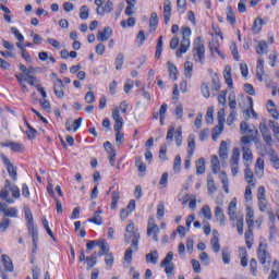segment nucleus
Segmentation results:
<instances>
[{"label": "nucleus", "instance_id": "34", "mask_svg": "<svg viewBox=\"0 0 279 279\" xmlns=\"http://www.w3.org/2000/svg\"><path fill=\"white\" fill-rule=\"evenodd\" d=\"M267 110L269 114H271L272 119L279 118L278 109H276V104H274V100H268Z\"/></svg>", "mask_w": 279, "mask_h": 279}, {"label": "nucleus", "instance_id": "64", "mask_svg": "<svg viewBox=\"0 0 279 279\" xmlns=\"http://www.w3.org/2000/svg\"><path fill=\"white\" fill-rule=\"evenodd\" d=\"M238 234L243 235V216L235 218Z\"/></svg>", "mask_w": 279, "mask_h": 279}, {"label": "nucleus", "instance_id": "51", "mask_svg": "<svg viewBox=\"0 0 279 279\" xmlns=\"http://www.w3.org/2000/svg\"><path fill=\"white\" fill-rule=\"evenodd\" d=\"M202 215L205 217V219H213V211L210 210V206L205 205L201 209Z\"/></svg>", "mask_w": 279, "mask_h": 279}, {"label": "nucleus", "instance_id": "4", "mask_svg": "<svg viewBox=\"0 0 279 279\" xmlns=\"http://www.w3.org/2000/svg\"><path fill=\"white\" fill-rule=\"evenodd\" d=\"M206 47L204 46V43H202V37H197L194 40V48H193V56L195 62H199L201 64H204V60L206 59Z\"/></svg>", "mask_w": 279, "mask_h": 279}, {"label": "nucleus", "instance_id": "52", "mask_svg": "<svg viewBox=\"0 0 279 279\" xmlns=\"http://www.w3.org/2000/svg\"><path fill=\"white\" fill-rule=\"evenodd\" d=\"M12 223V220L10 218H2L0 221V232H5L8 228H10V225Z\"/></svg>", "mask_w": 279, "mask_h": 279}, {"label": "nucleus", "instance_id": "54", "mask_svg": "<svg viewBox=\"0 0 279 279\" xmlns=\"http://www.w3.org/2000/svg\"><path fill=\"white\" fill-rule=\"evenodd\" d=\"M266 49H268L267 41H259L256 47V53H258V56H263Z\"/></svg>", "mask_w": 279, "mask_h": 279}, {"label": "nucleus", "instance_id": "37", "mask_svg": "<svg viewBox=\"0 0 279 279\" xmlns=\"http://www.w3.org/2000/svg\"><path fill=\"white\" fill-rule=\"evenodd\" d=\"M167 64L170 80H178V68L171 61H168Z\"/></svg>", "mask_w": 279, "mask_h": 279}, {"label": "nucleus", "instance_id": "28", "mask_svg": "<svg viewBox=\"0 0 279 279\" xmlns=\"http://www.w3.org/2000/svg\"><path fill=\"white\" fill-rule=\"evenodd\" d=\"M219 179L221 181V184H222V189L225 191V193H230V181L228 180V174H226V172H220L219 174Z\"/></svg>", "mask_w": 279, "mask_h": 279}, {"label": "nucleus", "instance_id": "18", "mask_svg": "<svg viewBox=\"0 0 279 279\" xmlns=\"http://www.w3.org/2000/svg\"><path fill=\"white\" fill-rule=\"evenodd\" d=\"M26 77H27V74H15L17 84H19L22 93H25V94L29 93V88L25 84Z\"/></svg>", "mask_w": 279, "mask_h": 279}, {"label": "nucleus", "instance_id": "36", "mask_svg": "<svg viewBox=\"0 0 279 279\" xmlns=\"http://www.w3.org/2000/svg\"><path fill=\"white\" fill-rule=\"evenodd\" d=\"M220 170H221V163L219 162V157L214 155L211 157V171L213 173H219Z\"/></svg>", "mask_w": 279, "mask_h": 279}, {"label": "nucleus", "instance_id": "24", "mask_svg": "<svg viewBox=\"0 0 279 279\" xmlns=\"http://www.w3.org/2000/svg\"><path fill=\"white\" fill-rule=\"evenodd\" d=\"M228 215L230 221H234L236 218V198H233L228 206Z\"/></svg>", "mask_w": 279, "mask_h": 279}, {"label": "nucleus", "instance_id": "63", "mask_svg": "<svg viewBox=\"0 0 279 279\" xmlns=\"http://www.w3.org/2000/svg\"><path fill=\"white\" fill-rule=\"evenodd\" d=\"M88 12L89 11L87 5L81 7L80 19H82V21H86V19H88Z\"/></svg>", "mask_w": 279, "mask_h": 279}, {"label": "nucleus", "instance_id": "53", "mask_svg": "<svg viewBox=\"0 0 279 279\" xmlns=\"http://www.w3.org/2000/svg\"><path fill=\"white\" fill-rule=\"evenodd\" d=\"M123 60H124L123 53H121V52L118 53L116 61H114L117 71H121V69H123Z\"/></svg>", "mask_w": 279, "mask_h": 279}, {"label": "nucleus", "instance_id": "40", "mask_svg": "<svg viewBox=\"0 0 279 279\" xmlns=\"http://www.w3.org/2000/svg\"><path fill=\"white\" fill-rule=\"evenodd\" d=\"M184 75L187 80L193 77V62L187 61L184 63Z\"/></svg>", "mask_w": 279, "mask_h": 279}, {"label": "nucleus", "instance_id": "13", "mask_svg": "<svg viewBox=\"0 0 279 279\" xmlns=\"http://www.w3.org/2000/svg\"><path fill=\"white\" fill-rule=\"evenodd\" d=\"M112 119L114 121V132H121L123 128V118L119 114V109H113L112 111Z\"/></svg>", "mask_w": 279, "mask_h": 279}, {"label": "nucleus", "instance_id": "5", "mask_svg": "<svg viewBox=\"0 0 279 279\" xmlns=\"http://www.w3.org/2000/svg\"><path fill=\"white\" fill-rule=\"evenodd\" d=\"M241 160V151L239 148H233L232 156L230 159V167L231 172L234 178H236V174L239 173V161Z\"/></svg>", "mask_w": 279, "mask_h": 279}, {"label": "nucleus", "instance_id": "32", "mask_svg": "<svg viewBox=\"0 0 279 279\" xmlns=\"http://www.w3.org/2000/svg\"><path fill=\"white\" fill-rule=\"evenodd\" d=\"M263 25H265V22L263 21V19L260 17L255 19L252 26L253 34H259L260 29H263Z\"/></svg>", "mask_w": 279, "mask_h": 279}, {"label": "nucleus", "instance_id": "42", "mask_svg": "<svg viewBox=\"0 0 279 279\" xmlns=\"http://www.w3.org/2000/svg\"><path fill=\"white\" fill-rule=\"evenodd\" d=\"M207 190L210 195L217 193V185H215V179L211 175L207 178Z\"/></svg>", "mask_w": 279, "mask_h": 279}, {"label": "nucleus", "instance_id": "22", "mask_svg": "<svg viewBox=\"0 0 279 279\" xmlns=\"http://www.w3.org/2000/svg\"><path fill=\"white\" fill-rule=\"evenodd\" d=\"M163 20L166 25H169V22L171 21V1L169 0L163 2Z\"/></svg>", "mask_w": 279, "mask_h": 279}, {"label": "nucleus", "instance_id": "33", "mask_svg": "<svg viewBox=\"0 0 279 279\" xmlns=\"http://www.w3.org/2000/svg\"><path fill=\"white\" fill-rule=\"evenodd\" d=\"M203 173H206V160L204 158H199L196 161V174L202 175Z\"/></svg>", "mask_w": 279, "mask_h": 279}, {"label": "nucleus", "instance_id": "35", "mask_svg": "<svg viewBox=\"0 0 279 279\" xmlns=\"http://www.w3.org/2000/svg\"><path fill=\"white\" fill-rule=\"evenodd\" d=\"M219 156L221 160H228V143H226V141L220 143Z\"/></svg>", "mask_w": 279, "mask_h": 279}, {"label": "nucleus", "instance_id": "48", "mask_svg": "<svg viewBox=\"0 0 279 279\" xmlns=\"http://www.w3.org/2000/svg\"><path fill=\"white\" fill-rule=\"evenodd\" d=\"M227 21L231 24L234 25L236 23V16L234 15V11H232V7L227 8Z\"/></svg>", "mask_w": 279, "mask_h": 279}, {"label": "nucleus", "instance_id": "19", "mask_svg": "<svg viewBox=\"0 0 279 279\" xmlns=\"http://www.w3.org/2000/svg\"><path fill=\"white\" fill-rule=\"evenodd\" d=\"M244 180L247 182L248 185L253 186V189L256 186V182L254 180V172L252 169H250V166L245 167L244 169Z\"/></svg>", "mask_w": 279, "mask_h": 279}, {"label": "nucleus", "instance_id": "55", "mask_svg": "<svg viewBox=\"0 0 279 279\" xmlns=\"http://www.w3.org/2000/svg\"><path fill=\"white\" fill-rule=\"evenodd\" d=\"M201 92L203 94V97H205V99H208L210 97V87L208 86V83L202 84Z\"/></svg>", "mask_w": 279, "mask_h": 279}, {"label": "nucleus", "instance_id": "3", "mask_svg": "<svg viewBox=\"0 0 279 279\" xmlns=\"http://www.w3.org/2000/svg\"><path fill=\"white\" fill-rule=\"evenodd\" d=\"M181 32L182 40L180 49L175 52L177 58H182V54L186 53L191 47V27H182Z\"/></svg>", "mask_w": 279, "mask_h": 279}, {"label": "nucleus", "instance_id": "21", "mask_svg": "<svg viewBox=\"0 0 279 279\" xmlns=\"http://www.w3.org/2000/svg\"><path fill=\"white\" fill-rule=\"evenodd\" d=\"M263 75H265V60L259 58L256 65V77L258 82H263Z\"/></svg>", "mask_w": 279, "mask_h": 279}, {"label": "nucleus", "instance_id": "50", "mask_svg": "<svg viewBox=\"0 0 279 279\" xmlns=\"http://www.w3.org/2000/svg\"><path fill=\"white\" fill-rule=\"evenodd\" d=\"M246 223L248 226V230L254 228V211L252 209H250L246 214Z\"/></svg>", "mask_w": 279, "mask_h": 279}, {"label": "nucleus", "instance_id": "12", "mask_svg": "<svg viewBox=\"0 0 279 279\" xmlns=\"http://www.w3.org/2000/svg\"><path fill=\"white\" fill-rule=\"evenodd\" d=\"M259 132L266 142V145H271V132H269V128H267V124L265 122L259 123Z\"/></svg>", "mask_w": 279, "mask_h": 279}, {"label": "nucleus", "instance_id": "31", "mask_svg": "<svg viewBox=\"0 0 279 279\" xmlns=\"http://www.w3.org/2000/svg\"><path fill=\"white\" fill-rule=\"evenodd\" d=\"M97 246L100 247V252H98V256H104V255L107 256L108 252H110V246L104 240H99L97 242Z\"/></svg>", "mask_w": 279, "mask_h": 279}, {"label": "nucleus", "instance_id": "30", "mask_svg": "<svg viewBox=\"0 0 279 279\" xmlns=\"http://www.w3.org/2000/svg\"><path fill=\"white\" fill-rule=\"evenodd\" d=\"M223 77H225V81H226V84L228 85V87L230 89L233 88V83H232V69L230 66H227L225 69V74H223Z\"/></svg>", "mask_w": 279, "mask_h": 279}, {"label": "nucleus", "instance_id": "9", "mask_svg": "<svg viewBox=\"0 0 279 279\" xmlns=\"http://www.w3.org/2000/svg\"><path fill=\"white\" fill-rule=\"evenodd\" d=\"M24 215L27 223L28 233L38 232V228L34 226V215H32V209H29V207H24Z\"/></svg>", "mask_w": 279, "mask_h": 279}, {"label": "nucleus", "instance_id": "58", "mask_svg": "<svg viewBox=\"0 0 279 279\" xmlns=\"http://www.w3.org/2000/svg\"><path fill=\"white\" fill-rule=\"evenodd\" d=\"M252 189H254V186L252 185H247L245 187V193H244V199L245 202H252L253 196H252Z\"/></svg>", "mask_w": 279, "mask_h": 279}, {"label": "nucleus", "instance_id": "60", "mask_svg": "<svg viewBox=\"0 0 279 279\" xmlns=\"http://www.w3.org/2000/svg\"><path fill=\"white\" fill-rule=\"evenodd\" d=\"M11 150L12 151H24L25 146L21 143L12 142L11 144Z\"/></svg>", "mask_w": 279, "mask_h": 279}, {"label": "nucleus", "instance_id": "2", "mask_svg": "<svg viewBox=\"0 0 279 279\" xmlns=\"http://www.w3.org/2000/svg\"><path fill=\"white\" fill-rule=\"evenodd\" d=\"M141 240V233L138 230H134V222H130L126 226L125 234H124V242L130 243L133 247L134 252H138V241Z\"/></svg>", "mask_w": 279, "mask_h": 279}, {"label": "nucleus", "instance_id": "26", "mask_svg": "<svg viewBox=\"0 0 279 279\" xmlns=\"http://www.w3.org/2000/svg\"><path fill=\"white\" fill-rule=\"evenodd\" d=\"M193 154H195V134H190L187 137V156H189V158H193Z\"/></svg>", "mask_w": 279, "mask_h": 279}, {"label": "nucleus", "instance_id": "39", "mask_svg": "<svg viewBox=\"0 0 279 279\" xmlns=\"http://www.w3.org/2000/svg\"><path fill=\"white\" fill-rule=\"evenodd\" d=\"M211 90H221V81L217 74L211 76Z\"/></svg>", "mask_w": 279, "mask_h": 279}, {"label": "nucleus", "instance_id": "25", "mask_svg": "<svg viewBox=\"0 0 279 279\" xmlns=\"http://www.w3.org/2000/svg\"><path fill=\"white\" fill-rule=\"evenodd\" d=\"M265 173V159L257 158L255 163V174L258 175V178H263Z\"/></svg>", "mask_w": 279, "mask_h": 279}, {"label": "nucleus", "instance_id": "38", "mask_svg": "<svg viewBox=\"0 0 279 279\" xmlns=\"http://www.w3.org/2000/svg\"><path fill=\"white\" fill-rule=\"evenodd\" d=\"M245 243H246V247L252 248V245H254V233L252 231V229H248L245 234Z\"/></svg>", "mask_w": 279, "mask_h": 279}, {"label": "nucleus", "instance_id": "27", "mask_svg": "<svg viewBox=\"0 0 279 279\" xmlns=\"http://www.w3.org/2000/svg\"><path fill=\"white\" fill-rule=\"evenodd\" d=\"M1 263L5 269V271H14V264H12V258L7 254L1 256Z\"/></svg>", "mask_w": 279, "mask_h": 279}, {"label": "nucleus", "instance_id": "45", "mask_svg": "<svg viewBox=\"0 0 279 279\" xmlns=\"http://www.w3.org/2000/svg\"><path fill=\"white\" fill-rule=\"evenodd\" d=\"M111 209L114 210L117 208V204L119 203V199H121V194L119 193V190H116L112 192L111 195Z\"/></svg>", "mask_w": 279, "mask_h": 279}, {"label": "nucleus", "instance_id": "11", "mask_svg": "<svg viewBox=\"0 0 279 279\" xmlns=\"http://www.w3.org/2000/svg\"><path fill=\"white\" fill-rule=\"evenodd\" d=\"M257 257L262 265H265L267 260H271V255L267 252V244H259Z\"/></svg>", "mask_w": 279, "mask_h": 279}, {"label": "nucleus", "instance_id": "56", "mask_svg": "<svg viewBox=\"0 0 279 279\" xmlns=\"http://www.w3.org/2000/svg\"><path fill=\"white\" fill-rule=\"evenodd\" d=\"M173 134H175V126L170 125L166 136L167 143H173Z\"/></svg>", "mask_w": 279, "mask_h": 279}, {"label": "nucleus", "instance_id": "10", "mask_svg": "<svg viewBox=\"0 0 279 279\" xmlns=\"http://www.w3.org/2000/svg\"><path fill=\"white\" fill-rule=\"evenodd\" d=\"M0 213L4 214V218L11 217L13 219H17L19 209L16 207H9L5 203H0Z\"/></svg>", "mask_w": 279, "mask_h": 279}, {"label": "nucleus", "instance_id": "16", "mask_svg": "<svg viewBox=\"0 0 279 279\" xmlns=\"http://www.w3.org/2000/svg\"><path fill=\"white\" fill-rule=\"evenodd\" d=\"M54 95L58 97V99H62L64 97V83L62 80L57 78L53 86Z\"/></svg>", "mask_w": 279, "mask_h": 279}, {"label": "nucleus", "instance_id": "15", "mask_svg": "<svg viewBox=\"0 0 279 279\" xmlns=\"http://www.w3.org/2000/svg\"><path fill=\"white\" fill-rule=\"evenodd\" d=\"M112 36V28L110 26H107L104 28V31H98L97 34V41L98 43H106Z\"/></svg>", "mask_w": 279, "mask_h": 279}, {"label": "nucleus", "instance_id": "8", "mask_svg": "<svg viewBox=\"0 0 279 279\" xmlns=\"http://www.w3.org/2000/svg\"><path fill=\"white\" fill-rule=\"evenodd\" d=\"M154 221H155L154 217H150L148 219L147 236H151L153 235V240L157 243L158 234H160V228Z\"/></svg>", "mask_w": 279, "mask_h": 279}, {"label": "nucleus", "instance_id": "29", "mask_svg": "<svg viewBox=\"0 0 279 279\" xmlns=\"http://www.w3.org/2000/svg\"><path fill=\"white\" fill-rule=\"evenodd\" d=\"M215 217L217 221H220V226H226V214H223V209L221 207H216Z\"/></svg>", "mask_w": 279, "mask_h": 279}, {"label": "nucleus", "instance_id": "23", "mask_svg": "<svg viewBox=\"0 0 279 279\" xmlns=\"http://www.w3.org/2000/svg\"><path fill=\"white\" fill-rule=\"evenodd\" d=\"M82 118H78L76 120H74L73 122L71 121H66L65 122V129L68 130V132H77V130H80L81 125H82Z\"/></svg>", "mask_w": 279, "mask_h": 279}, {"label": "nucleus", "instance_id": "61", "mask_svg": "<svg viewBox=\"0 0 279 279\" xmlns=\"http://www.w3.org/2000/svg\"><path fill=\"white\" fill-rule=\"evenodd\" d=\"M270 162L275 169H279V157L276 153L270 154Z\"/></svg>", "mask_w": 279, "mask_h": 279}, {"label": "nucleus", "instance_id": "57", "mask_svg": "<svg viewBox=\"0 0 279 279\" xmlns=\"http://www.w3.org/2000/svg\"><path fill=\"white\" fill-rule=\"evenodd\" d=\"M89 223H95L96 226H101L104 223V220L101 219V216L98 214H94L93 218L87 219Z\"/></svg>", "mask_w": 279, "mask_h": 279}, {"label": "nucleus", "instance_id": "62", "mask_svg": "<svg viewBox=\"0 0 279 279\" xmlns=\"http://www.w3.org/2000/svg\"><path fill=\"white\" fill-rule=\"evenodd\" d=\"M159 158L161 160H168L167 158V144H162L159 149Z\"/></svg>", "mask_w": 279, "mask_h": 279}, {"label": "nucleus", "instance_id": "7", "mask_svg": "<svg viewBox=\"0 0 279 279\" xmlns=\"http://www.w3.org/2000/svg\"><path fill=\"white\" fill-rule=\"evenodd\" d=\"M0 158H1L4 167H7V171H8L9 175H10V178H12V180H14V182H16V177H17V169H16V167H14L12 161H10V158H8V156H5L4 154H1Z\"/></svg>", "mask_w": 279, "mask_h": 279}, {"label": "nucleus", "instance_id": "43", "mask_svg": "<svg viewBox=\"0 0 279 279\" xmlns=\"http://www.w3.org/2000/svg\"><path fill=\"white\" fill-rule=\"evenodd\" d=\"M135 167L140 171V173H145L147 171V166L143 163V157L138 156L135 158Z\"/></svg>", "mask_w": 279, "mask_h": 279}, {"label": "nucleus", "instance_id": "6", "mask_svg": "<svg viewBox=\"0 0 279 279\" xmlns=\"http://www.w3.org/2000/svg\"><path fill=\"white\" fill-rule=\"evenodd\" d=\"M173 260V252H169L163 260L160 263V267H165V274L167 276H172L175 266L172 264Z\"/></svg>", "mask_w": 279, "mask_h": 279}, {"label": "nucleus", "instance_id": "44", "mask_svg": "<svg viewBox=\"0 0 279 279\" xmlns=\"http://www.w3.org/2000/svg\"><path fill=\"white\" fill-rule=\"evenodd\" d=\"M146 262L151 263V265H156L158 263V251H153L146 254Z\"/></svg>", "mask_w": 279, "mask_h": 279}, {"label": "nucleus", "instance_id": "20", "mask_svg": "<svg viewBox=\"0 0 279 279\" xmlns=\"http://www.w3.org/2000/svg\"><path fill=\"white\" fill-rule=\"evenodd\" d=\"M113 8H114V4L112 3V1L108 0L104 7L97 8L96 12L100 16H104V14H106V13L110 14V12H112Z\"/></svg>", "mask_w": 279, "mask_h": 279}, {"label": "nucleus", "instance_id": "41", "mask_svg": "<svg viewBox=\"0 0 279 279\" xmlns=\"http://www.w3.org/2000/svg\"><path fill=\"white\" fill-rule=\"evenodd\" d=\"M279 278V262L274 260L271 272L268 279H278Z\"/></svg>", "mask_w": 279, "mask_h": 279}, {"label": "nucleus", "instance_id": "14", "mask_svg": "<svg viewBox=\"0 0 279 279\" xmlns=\"http://www.w3.org/2000/svg\"><path fill=\"white\" fill-rule=\"evenodd\" d=\"M243 151V160H244V167H250L252 162L254 161V155L252 154V149L247 146L242 147Z\"/></svg>", "mask_w": 279, "mask_h": 279}, {"label": "nucleus", "instance_id": "47", "mask_svg": "<svg viewBox=\"0 0 279 279\" xmlns=\"http://www.w3.org/2000/svg\"><path fill=\"white\" fill-rule=\"evenodd\" d=\"M210 245H211L214 252L216 254H218V252H220V250H221V245L219 244V236H217V235L213 236L210 240Z\"/></svg>", "mask_w": 279, "mask_h": 279}, {"label": "nucleus", "instance_id": "46", "mask_svg": "<svg viewBox=\"0 0 279 279\" xmlns=\"http://www.w3.org/2000/svg\"><path fill=\"white\" fill-rule=\"evenodd\" d=\"M149 27L154 31L156 29V27H158V13L151 12L149 17Z\"/></svg>", "mask_w": 279, "mask_h": 279}, {"label": "nucleus", "instance_id": "59", "mask_svg": "<svg viewBox=\"0 0 279 279\" xmlns=\"http://www.w3.org/2000/svg\"><path fill=\"white\" fill-rule=\"evenodd\" d=\"M32 71L26 72V84H29V86H36V76L31 75Z\"/></svg>", "mask_w": 279, "mask_h": 279}, {"label": "nucleus", "instance_id": "17", "mask_svg": "<svg viewBox=\"0 0 279 279\" xmlns=\"http://www.w3.org/2000/svg\"><path fill=\"white\" fill-rule=\"evenodd\" d=\"M226 109H220L218 111V121H219V125H221V128L218 129V132H214L213 133V138H217V136H219V134H221V132L223 131V122L226 121Z\"/></svg>", "mask_w": 279, "mask_h": 279}, {"label": "nucleus", "instance_id": "49", "mask_svg": "<svg viewBox=\"0 0 279 279\" xmlns=\"http://www.w3.org/2000/svg\"><path fill=\"white\" fill-rule=\"evenodd\" d=\"M28 234H31L33 239V254H36V252H38V231H34Z\"/></svg>", "mask_w": 279, "mask_h": 279}, {"label": "nucleus", "instance_id": "1", "mask_svg": "<svg viewBox=\"0 0 279 279\" xmlns=\"http://www.w3.org/2000/svg\"><path fill=\"white\" fill-rule=\"evenodd\" d=\"M10 193H12V197L10 198ZM21 197V190L15 184H12L10 180H5L4 186L0 191V198L7 202V204H14V199H19Z\"/></svg>", "mask_w": 279, "mask_h": 279}]
</instances>
